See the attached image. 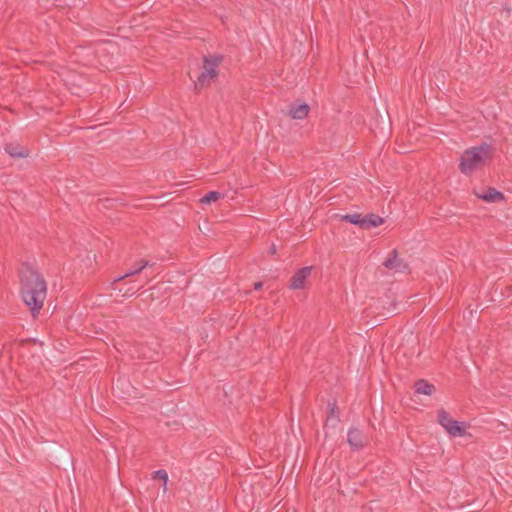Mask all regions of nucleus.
I'll list each match as a JSON object with an SVG mask.
<instances>
[{"label": "nucleus", "instance_id": "obj_1", "mask_svg": "<svg viewBox=\"0 0 512 512\" xmlns=\"http://www.w3.org/2000/svg\"><path fill=\"white\" fill-rule=\"evenodd\" d=\"M19 280L21 298L32 316L36 317L47 296V283L39 270L27 262L22 263L19 269Z\"/></svg>", "mask_w": 512, "mask_h": 512}, {"label": "nucleus", "instance_id": "obj_2", "mask_svg": "<svg viewBox=\"0 0 512 512\" xmlns=\"http://www.w3.org/2000/svg\"><path fill=\"white\" fill-rule=\"evenodd\" d=\"M493 152V146L487 142L466 149L459 160L460 172L464 175L472 174L476 169L484 166L486 160L493 158Z\"/></svg>", "mask_w": 512, "mask_h": 512}, {"label": "nucleus", "instance_id": "obj_3", "mask_svg": "<svg viewBox=\"0 0 512 512\" xmlns=\"http://www.w3.org/2000/svg\"><path fill=\"white\" fill-rule=\"evenodd\" d=\"M222 54H211L203 57V71L194 82V88L197 92L208 87L211 80L218 75L217 67L223 62Z\"/></svg>", "mask_w": 512, "mask_h": 512}, {"label": "nucleus", "instance_id": "obj_4", "mask_svg": "<svg viewBox=\"0 0 512 512\" xmlns=\"http://www.w3.org/2000/svg\"><path fill=\"white\" fill-rule=\"evenodd\" d=\"M437 419L438 423L450 436L461 437L465 435L466 423L453 420L451 415L443 408L438 411Z\"/></svg>", "mask_w": 512, "mask_h": 512}, {"label": "nucleus", "instance_id": "obj_5", "mask_svg": "<svg viewBox=\"0 0 512 512\" xmlns=\"http://www.w3.org/2000/svg\"><path fill=\"white\" fill-rule=\"evenodd\" d=\"M384 223V219L377 214L368 213L362 215L354 212V226H358L361 229L368 230L375 228Z\"/></svg>", "mask_w": 512, "mask_h": 512}, {"label": "nucleus", "instance_id": "obj_6", "mask_svg": "<svg viewBox=\"0 0 512 512\" xmlns=\"http://www.w3.org/2000/svg\"><path fill=\"white\" fill-rule=\"evenodd\" d=\"M384 267L395 272H406L409 269L408 264L398 257L396 249L392 250L386 260L382 263Z\"/></svg>", "mask_w": 512, "mask_h": 512}, {"label": "nucleus", "instance_id": "obj_7", "mask_svg": "<svg viewBox=\"0 0 512 512\" xmlns=\"http://www.w3.org/2000/svg\"><path fill=\"white\" fill-rule=\"evenodd\" d=\"M312 268V266H305L299 269L291 278L289 288L292 290L303 289L306 279L311 275Z\"/></svg>", "mask_w": 512, "mask_h": 512}, {"label": "nucleus", "instance_id": "obj_8", "mask_svg": "<svg viewBox=\"0 0 512 512\" xmlns=\"http://www.w3.org/2000/svg\"><path fill=\"white\" fill-rule=\"evenodd\" d=\"M155 264L154 263H150L149 261L147 260H141L139 261L138 263H136L131 269H129L124 275H121V276H118L116 277L111 283H110V286L113 290L116 289V285L118 282L124 280L125 278L127 277H130V276H133V275H136L138 273H140L143 269H145L146 267H153Z\"/></svg>", "mask_w": 512, "mask_h": 512}, {"label": "nucleus", "instance_id": "obj_9", "mask_svg": "<svg viewBox=\"0 0 512 512\" xmlns=\"http://www.w3.org/2000/svg\"><path fill=\"white\" fill-rule=\"evenodd\" d=\"M474 193L479 199L487 203H497L505 199L504 194L494 187H487L481 194L477 192Z\"/></svg>", "mask_w": 512, "mask_h": 512}, {"label": "nucleus", "instance_id": "obj_10", "mask_svg": "<svg viewBox=\"0 0 512 512\" xmlns=\"http://www.w3.org/2000/svg\"><path fill=\"white\" fill-rule=\"evenodd\" d=\"M310 111V106L306 103L295 104L292 103L289 105L288 115L292 119L302 120L308 116Z\"/></svg>", "mask_w": 512, "mask_h": 512}, {"label": "nucleus", "instance_id": "obj_11", "mask_svg": "<svg viewBox=\"0 0 512 512\" xmlns=\"http://www.w3.org/2000/svg\"><path fill=\"white\" fill-rule=\"evenodd\" d=\"M4 149L13 158H26L29 156V150L18 143H7Z\"/></svg>", "mask_w": 512, "mask_h": 512}, {"label": "nucleus", "instance_id": "obj_12", "mask_svg": "<svg viewBox=\"0 0 512 512\" xmlns=\"http://www.w3.org/2000/svg\"><path fill=\"white\" fill-rule=\"evenodd\" d=\"M137 355L139 358L149 361H158L160 359V353L157 350L150 348L146 344L138 345Z\"/></svg>", "mask_w": 512, "mask_h": 512}, {"label": "nucleus", "instance_id": "obj_13", "mask_svg": "<svg viewBox=\"0 0 512 512\" xmlns=\"http://www.w3.org/2000/svg\"><path fill=\"white\" fill-rule=\"evenodd\" d=\"M436 391V387L425 379H419L414 383L415 394L432 395Z\"/></svg>", "mask_w": 512, "mask_h": 512}, {"label": "nucleus", "instance_id": "obj_14", "mask_svg": "<svg viewBox=\"0 0 512 512\" xmlns=\"http://www.w3.org/2000/svg\"><path fill=\"white\" fill-rule=\"evenodd\" d=\"M368 444V438L363 436L359 430L354 428V450L363 448Z\"/></svg>", "mask_w": 512, "mask_h": 512}, {"label": "nucleus", "instance_id": "obj_15", "mask_svg": "<svg viewBox=\"0 0 512 512\" xmlns=\"http://www.w3.org/2000/svg\"><path fill=\"white\" fill-rule=\"evenodd\" d=\"M222 196L223 195L218 191H209L200 199V202L202 204H210L219 200Z\"/></svg>", "mask_w": 512, "mask_h": 512}, {"label": "nucleus", "instance_id": "obj_16", "mask_svg": "<svg viewBox=\"0 0 512 512\" xmlns=\"http://www.w3.org/2000/svg\"><path fill=\"white\" fill-rule=\"evenodd\" d=\"M152 478L153 479H160L164 482V485H166L167 481H168V474L165 470L163 469H160V470H157V471H154L153 474H152Z\"/></svg>", "mask_w": 512, "mask_h": 512}, {"label": "nucleus", "instance_id": "obj_17", "mask_svg": "<svg viewBox=\"0 0 512 512\" xmlns=\"http://www.w3.org/2000/svg\"><path fill=\"white\" fill-rule=\"evenodd\" d=\"M117 290V287L116 289ZM119 293H122L124 297L134 295L136 290L133 287H125V289L118 288Z\"/></svg>", "mask_w": 512, "mask_h": 512}, {"label": "nucleus", "instance_id": "obj_18", "mask_svg": "<svg viewBox=\"0 0 512 512\" xmlns=\"http://www.w3.org/2000/svg\"><path fill=\"white\" fill-rule=\"evenodd\" d=\"M397 314L396 312V303L395 302H392L390 304V307L387 308V312L386 313H382L383 316H387V317H391L392 315H395Z\"/></svg>", "mask_w": 512, "mask_h": 512}, {"label": "nucleus", "instance_id": "obj_19", "mask_svg": "<svg viewBox=\"0 0 512 512\" xmlns=\"http://www.w3.org/2000/svg\"><path fill=\"white\" fill-rule=\"evenodd\" d=\"M348 486V479H343V480H340L339 479V488H340V492L345 495V490L344 488Z\"/></svg>", "mask_w": 512, "mask_h": 512}, {"label": "nucleus", "instance_id": "obj_20", "mask_svg": "<svg viewBox=\"0 0 512 512\" xmlns=\"http://www.w3.org/2000/svg\"><path fill=\"white\" fill-rule=\"evenodd\" d=\"M352 441H353V438H352V428H350L347 431V442L349 443V445L352 446Z\"/></svg>", "mask_w": 512, "mask_h": 512}, {"label": "nucleus", "instance_id": "obj_21", "mask_svg": "<svg viewBox=\"0 0 512 512\" xmlns=\"http://www.w3.org/2000/svg\"><path fill=\"white\" fill-rule=\"evenodd\" d=\"M342 220L352 224V214L343 215Z\"/></svg>", "mask_w": 512, "mask_h": 512}, {"label": "nucleus", "instance_id": "obj_22", "mask_svg": "<svg viewBox=\"0 0 512 512\" xmlns=\"http://www.w3.org/2000/svg\"><path fill=\"white\" fill-rule=\"evenodd\" d=\"M268 253L271 254V255H274L276 254V245L275 244H272L268 250Z\"/></svg>", "mask_w": 512, "mask_h": 512}, {"label": "nucleus", "instance_id": "obj_23", "mask_svg": "<svg viewBox=\"0 0 512 512\" xmlns=\"http://www.w3.org/2000/svg\"><path fill=\"white\" fill-rule=\"evenodd\" d=\"M355 122H356V124L364 123V118L361 116L354 117V123Z\"/></svg>", "mask_w": 512, "mask_h": 512}, {"label": "nucleus", "instance_id": "obj_24", "mask_svg": "<svg viewBox=\"0 0 512 512\" xmlns=\"http://www.w3.org/2000/svg\"><path fill=\"white\" fill-rule=\"evenodd\" d=\"M263 287V283L262 282H256L254 283V289L255 290H260L261 288Z\"/></svg>", "mask_w": 512, "mask_h": 512}, {"label": "nucleus", "instance_id": "obj_25", "mask_svg": "<svg viewBox=\"0 0 512 512\" xmlns=\"http://www.w3.org/2000/svg\"><path fill=\"white\" fill-rule=\"evenodd\" d=\"M119 384H127L128 386H130V383H129L128 381H126V380H121L120 378L117 380V386H118Z\"/></svg>", "mask_w": 512, "mask_h": 512}, {"label": "nucleus", "instance_id": "obj_26", "mask_svg": "<svg viewBox=\"0 0 512 512\" xmlns=\"http://www.w3.org/2000/svg\"><path fill=\"white\" fill-rule=\"evenodd\" d=\"M334 409H335V405H333V406H332V408H331V413H332V414H335Z\"/></svg>", "mask_w": 512, "mask_h": 512}, {"label": "nucleus", "instance_id": "obj_27", "mask_svg": "<svg viewBox=\"0 0 512 512\" xmlns=\"http://www.w3.org/2000/svg\"><path fill=\"white\" fill-rule=\"evenodd\" d=\"M334 409H335V405H333V406H332V408H331V413H332V414H335Z\"/></svg>", "mask_w": 512, "mask_h": 512}]
</instances>
